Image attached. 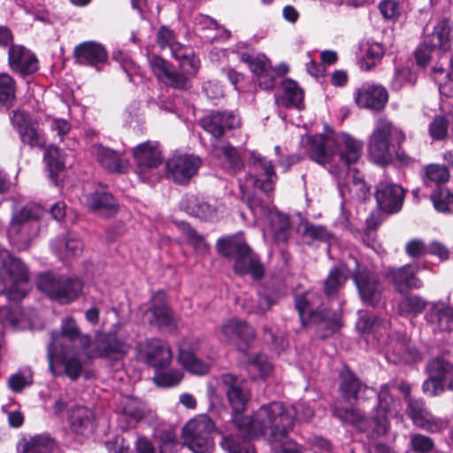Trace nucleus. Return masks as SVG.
<instances>
[{"instance_id":"nucleus-59","label":"nucleus","mask_w":453,"mask_h":453,"mask_svg":"<svg viewBox=\"0 0 453 453\" xmlns=\"http://www.w3.org/2000/svg\"><path fill=\"white\" fill-rule=\"evenodd\" d=\"M182 379V372L179 370H173L167 372L157 373L152 380L158 387L172 388L177 386Z\"/></svg>"},{"instance_id":"nucleus-60","label":"nucleus","mask_w":453,"mask_h":453,"mask_svg":"<svg viewBox=\"0 0 453 453\" xmlns=\"http://www.w3.org/2000/svg\"><path fill=\"white\" fill-rule=\"evenodd\" d=\"M449 120L445 116H436L429 125V134L433 140H442L447 136Z\"/></svg>"},{"instance_id":"nucleus-45","label":"nucleus","mask_w":453,"mask_h":453,"mask_svg":"<svg viewBox=\"0 0 453 453\" xmlns=\"http://www.w3.org/2000/svg\"><path fill=\"white\" fill-rule=\"evenodd\" d=\"M349 273L344 265L333 268L325 280V294L329 297L334 296L344 285Z\"/></svg>"},{"instance_id":"nucleus-40","label":"nucleus","mask_w":453,"mask_h":453,"mask_svg":"<svg viewBox=\"0 0 453 453\" xmlns=\"http://www.w3.org/2000/svg\"><path fill=\"white\" fill-rule=\"evenodd\" d=\"M0 320L5 326H10L16 330H25L31 327L30 319L22 312L19 307L0 309Z\"/></svg>"},{"instance_id":"nucleus-24","label":"nucleus","mask_w":453,"mask_h":453,"mask_svg":"<svg viewBox=\"0 0 453 453\" xmlns=\"http://www.w3.org/2000/svg\"><path fill=\"white\" fill-rule=\"evenodd\" d=\"M418 271L417 265H405L399 268H391L386 277L392 282L396 291L404 293L411 288L421 287V281L417 278Z\"/></svg>"},{"instance_id":"nucleus-12","label":"nucleus","mask_w":453,"mask_h":453,"mask_svg":"<svg viewBox=\"0 0 453 453\" xmlns=\"http://www.w3.org/2000/svg\"><path fill=\"white\" fill-rule=\"evenodd\" d=\"M320 303V296L314 291H306L296 297V307L303 324L307 323L306 319L311 323L325 322L326 327L334 332L341 326L340 317L336 313L331 316L324 314L319 309Z\"/></svg>"},{"instance_id":"nucleus-9","label":"nucleus","mask_w":453,"mask_h":453,"mask_svg":"<svg viewBox=\"0 0 453 453\" xmlns=\"http://www.w3.org/2000/svg\"><path fill=\"white\" fill-rule=\"evenodd\" d=\"M44 211L38 204H27L12 214L7 229V236L19 249H27L32 241L39 234L40 219Z\"/></svg>"},{"instance_id":"nucleus-6","label":"nucleus","mask_w":453,"mask_h":453,"mask_svg":"<svg viewBox=\"0 0 453 453\" xmlns=\"http://www.w3.org/2000/svg\"><path fill=\"white\" fill-rule=\"evenodd\" d=\"M403 133L387 119H380L372 132L368 141L370 157L379 165H387L395 157L409 164L411 159L398 153L400 144L404 141Z\"/></svg>"},{"instance_id":"nucleus-30","label":"nucleus","mask_w":453,"mask_h":453,"mask_svg":"<svg viewBox=\"0 0 453 453\" xmlns=\"http://www.w3.org/2000/svg\"><path fill=\"white\" fill-rule=\"evenodd\" d=\"M68 419L71 428L77 434L88 436L96 428L93 411L84 406H77L74 409H71Z\"/></svg>"},{"instance_id":"nucleus-48","label":"nucleus","mask_w":453,"mask_h":453,"mask_svg":"<svg viewBox=\"0 0 453 453\" xmlns=\"http://www.w3.org/2000/svg\"><path fill=\"white\" fill-rule=\"evenodd\" d=\"M96 351L100 357L116 358L123 354L124 345L115 336H107L98 340Z\"/></svg>"},{"instance_id":"nucleus-14","label":"nucleus","mask_w":453,"mask_h":453,"mask_svg":"<svg viewBox=\"0 0 453 453\" xmlns=\"http://www.w3.org/2000/svg\"><path fill=\"white\" fill-rule=\"evenodd\" d=\"M429 378L422 385L423 392L435 396L446 389L453 391V364L436 358L428 365Z\"/></svg>"},{"instance_id":"nucleus-22","label":"nucleus","mask_w":453,"mask_h":453,"mask_svg":"<svg viewBox=\"0 0 453 453\" xmlns=\"http://www.w3.org/2000/svg\"><path fill=\"white\" fill-rule=\"evenodd\" d=\"M358 107L379 111L388 102V92L382 86L365 83L355 93Z\"/></svg>"},{"instance_id":"nucleus-25","label":"nucleus","mask_w":453,"mask_h":453,"mask_svg":"<svg viewBox=\"0 0 453 453\" xmlns=\"http://www.w3.org/2000/svg\"><path fill=\"white\" fill-rule=\"evenodd\" d=\"M8 61L11 68L22 75L34 73L38 69L35 54L21 45L12 44L10 47Z\"/></svg>"},{"instance_id":"nucleus-62","label":"nucleus","mask_w":453,"mask_h":453,"mask_svg":"<svg viewBox=\"0 0 453 453\" xmlns=\"http://www.w3.org/2000/svg\"><path fill=\"white\" fill-rule=\"evenodd\" d=\"M334 415L342 421L350 423L357 426L358 428L363 429L362 423L364 421V415L356 409H340L336 408L334 411Z\"/></svg>"},{"instance_id":"nucleus-11","label":"nucleus","mask_w":453,"mask_h":453,"mask_svg":"<svg viewBox=\"0 0 453 453\" xmlns=\"http://www.w3.org/2000/svg\"><path fill=\"white\" fill-rule=\"evenodd\" d=\"M214 423L208 416H196L182 428L183 443L194 453H209L214 446Z\"/></svg>"},{"instance_id":"nucleus-7","label":"nucleus","mask_w":453,"mask_h":453,"mask_svg":"<svg viewBox=\"0 0 453 453\" xmlns=\"http://www.w3.org/2000/svg\"><path fill=\"white\" fill-rule=\"evenodd\" d=\"M30 289L27 265L6 249H0V295L19 302Z\"/></svg>"},{"instance_id":"nucleus-4","label":"nucleus","mask_w":453,"mask_h":453,"mask_svg":"<svg viewBox=\"0 0 453 453\" xmlns=\"http://www.w3.org/2000/svg\"><path fill=\"white\" fill-rule=\"evenodd\" d=\"M301 143L309 157L321 165L332 163L337 155L340 161L349 166L360 158L364 146L362 141L349 134H334L333 131L307 135L302 138Z\"/></svg>"},{"instance_id":"nucleus-1","label":"nucleus","mask_w":453,"mask_h":453,"mask_svg":"<svg viewBox=\"0 0 453 453\" xmlns=\"http://www.w3.org/2000/svg\"><path fill=\"white\" fill-rule=\"evenodd\" d=\"M90 337L82 333L77 322L71 317L62 319L59 331L50 334L48 345L49 368L54 376L65 373L77 380L82 372Z\"/></svg>"},{"instance_id":"nucleus-53","label":"nucleus","mask_w":453,"mask_h":453,"mask_svg":"<svg viewBox=\"0 0 453 453\" xmlns=\"http://www.w3.org/2000/svg\"><path fill=\"white\" fill-rule=\"evenodd\" d=\"M183 50H178L180 56L172 52V56L179 60L180 66L187 73H196L199 68V60L195 57L191 49L182 45Z\"/></svg>"},{"instance_id":"nucleus-31","label":"nucleus","mask_w":453,"mask_h":453,"mask_svg":"<svg viewBox=\"0 0 453 453\" xmlns=\"http://www.w3.org/2000/svg\"><path fill=\"white\" fill-rule=\"evenodd\" d=\"M187 212L192 216L205 220H213L221 214L225 208L221 203L216 199L209 201L199 200L196 197H191L186 206Z\"/></svg>"},{"instance_id":"nucleus-13","label":"nucleus","mask_w":453,"mask_h":453,"mask_svg":"<svg viewBox=\"0 0 453 453\" xmlns=\"http://www.w3.org/2000/svg\"><path fill=\"white\" fill-rule=\"evenodd\" d=\"M202 165L199 157L192 154L174 153L165 162V176L179 185H187Z\"/></svg>"},{"instance_id":"nucleus-19","label":"nucleus","mask_w":453,"mask_h":453,"mask_svg":"<svg viewBox=\"0 0 453 453\" xmlns=\"http://www.w3.org/2000/svg\"><path fill=\"white\" fill-rule=\"evenodd\" d=\"M265 212L255 213L251 211L257 220H264L268 224L264 233L268 232L277 242H284L288 239V230L290 226L289 219L286 215L280 213L275 209H271L262 204Z\"/></svg>"},{"instance_id":"nucleus-38","label":"nucleus","mask_w":453,"mask_h":453,"mask_svg":"<svg viewBox=\"0 0 453 453\" xmlns=\"http://www.w3.org/2000/svg\"><path fill=\"white\" fill-rule=\"evenodd\" d=\"M434 80L439 84L441 96L450 99L449 104L453 105V68L444 63H440L433 68Z\"/></svg>"},{"instance_id":"nucleus-42","label":"nucleus","mask_w":453,"mask_h":453,"mask_svg":"<svg viewBox=\"0 0 453 453\" xmlns=\"http://www.w3.org/2000/svg\"><path fill=\"white\" fill-rule=\"evenodd\" d=\"M236 54L242 62L248 65L250 71L257 76L267 73L271 69L268 58L262 54H254L250 50L237 51Z\"/></svg>"},{"instance_id":"nucleus-32","label":"nucleus","mask_w":453,"mask_h":453,"mask_svg":"<svg viewBox=\"0 0 453 453\" xmlns=\"http://www.w3.org/2000/svg\"><path fill=\"white\" fill-rule=\"evenodd\" d=\"M211 155L224 167L234 172L239 171L243 167V162L236 148L231 144L219 141L212 148Z\"/></svg>"},{"instance_id":"nucleus-3","label":"nucleus","mask_w":453,"mask_h":453,"mask_svg":"<svg viewBox=\"0 0 453 453\" xmlns=\"http://www.w3.org/2000/svg\"><path fill=\"white\" fill-rule=\"evenodd\" d=\"M221 382L227 401L234 411L232 423L237 434L224 436L220 446L227 453H256L253 446L246 438H253L260 434L265 435V433H256L253 429L255 415L252 418L242 415L250 401V391L246 387L244 380L232 373L223 374Z\"/></svg>"},{"instance_id":"nucleus-35","label":"nucleus","mask_w":453,"mask_h":453,"mask_svg":"<svg viewBox=\"0 0 453 453\" xmlns=\"http://www.w3.org/2000/svg\"><path fill=\"white\" fill-rule=\"evenodd\" d=\"M426 315L429 323L437 326L441 331L453 329V310L442 302L432 303Z\"/></svg>"},{"instance_id":"nucleus-52","label":"nucleus","mask_w":453,"mask_h":453,"mask_svg":"<svg viewBox=\"0 0 453 453\" xmlns=\"http://www.w3.org/2000/svg\"><path fill=\"white\" fill-rule=\"evenodd\" d=\"M14 97L13 79L6 73H0V110L8 109Z\"/></svg>"},{"instance_id":"nucleus-28","label":"nucleus","mask_w":453,"mask_h":453,"mask_svg":"<svg viewBox=\"0 0 453 453\" xmlns=\"http://www.w3.org/2000/svg\"><path fill=\"white\" fill-rule=\"evenodd\" d=\"M149 62L155 75L165 85L180 89L188 87V81L186 76L171 71L162 58L154 56L149 58Z\"/></svg>"},{"instance_id":"nucleus-56","label":"nucleus","mask_w":453,"mask_h":453,"mask_svg":"<svg viewBox=\"0 0 453 453\" xmlns=\"http://www.w3.org/2000/svg\"><path fill=\"white\" fill-rule=\"evenodd\" d=\"M157 43L161 49L168 47L176 56H180L179 50H183L182 45L176 42L173 32L165 27H162L157 32Z\"/></svg>"},{"instance_id":"nucleus-39","label":"nucleus","mask_w":453,"mask_h":453,"mask_svg":"<svg viewBox=\"0 0 453 453\" xmlns=\"http://www.w3.org/2000/svg\"><path fill=\"white\" fill-rule=\"evenodd\" d=\"M178 358L180 364L191 373L203 375L209 371L210 364L199 359L195 352L188 349L185 345L180 347Z\"/></svg>"},{"instance_id":"nucleus-37","label":"nucleus","mask_w":453,"mask_h":453,"mask_svg":"<svg viewBox=\"0 0 453 453\" xmlns=\"http://www.w3.org/2000/svg\"><path fill=\"white\" fill-rule=\"evenodd\" d=\"M54 440L46 434H36L24 438L19 444V453H51L55 449Z\"/></svg>"},{"instance_id":"nucleus-26","label":"nucleus","mask_w":453,"mask_h":453,"mask_svg":"<svg viewBox=\"0 0 453 453\" xmlns=\"http://www.w3.org/2000/svg\"><path fill=\"white\" fill-rule=\"evenodd\" d=\"M143 357L147 363L155 368L167 367L173 359L169 344L159 339H153L146 343Z\"/></svg>"},{"instance_id":"nucleus-54","label":"nucleus","mask_w":453,"mask_h":453,"mask_svg":"<svg viewBox=\"0 0 453 453\" xmlns=\"http://www.w3.org/2000/svg\"><path fill=\"white\" fill-rule=\"evenodd\" d=\"M32 383L33 372L29 368L19 370L12 374L8 380L9 388L15 393L21 392L25 388L32 385Z\"/></svg>"},{"instance_id":"nucleus-44","label":"nucleus","mask_w":453,"mask_h":453,"mask_svg":"<svg viewBox=\"0 0 453 453\" xmlns=\"http://www.w3.org/2000/svg\"><path fill=\"white\" fill-rule=\"evenodd\" d=\"M163 163V154L156 141L143 142V180L146 170H155Z\"/></svg>"},{"instance_id":"nucleus-20","label":"nucleus","mask_w":453,"mask_h":453,"mask_svg":"<svg viewBox=\"0 0 453 453\" xmlns=\"http://www.w3.org/2000/svg\"><path fill=\"white\" fill-rule=\"evenodd\" d=\"M375 197L379 207L382 211L396 212L403 205L404 190L397 184L380 181L377 186Z\"/></svg>"},{"instance_id":"nucleus-33","label":"nucleus","mask_w":453,"mask_h":453,"mask_svg":"<svg viewBox=\"0 0 453 453\" xmlns=\"http://www.w3.org/2000/svg\"><path fill=\"white\" fill-rule=\"evenodd\" d=\"M50 249L60 260L67 261L81 254L83 244L75 236L65 235L52 240Z\"/></svg>"},{"instance_id":"nucleus-41","label":"nucleus","mask_w":453,"mask_h":453,"mask_svg":"<svg viewBox=\"0 0 453 453\" xmlns=\"http://www.w3.org/2000/svg\"><path fill=\"white\" fill-rule=\"evenodd\" d=\"M246 370L252 380L265 379L273 371V365L264 354H255L248 357Z\"/></svg>"},{"instance_id":"nucleus-55","label":"nucleus","mask_w":453,"mask_h":453,"mask_svg":"<svg viewBox=\"0 0 453 453\" xmlns=\"http://www.w3.org/2000/svg\"><path fill=\"white\" fill-rule=\"evenodd\" d=\"M449 180V173L447 167L438 164H431L426 167L424 178L426 185H427L428 181L440 185L447 182Z\"/></svg>"},{"instance_id":"nucleus-18","label":"nucleus","mask_w":453,"mask_h":453,"mask_svg":"<svg viewBox=\"0 0 453 453\" xmlns=\"http://www.w3.org/2000/svg\"><path fill=\"white\" fill-rule=\"evenodd\" d=\"M92 155L98 164L108 173L123 174L129 168V162L120 152L100 144H95L91 148Z\"/></svg>"},{"instance_id":"nucleus-46","label":"nucleus","mask_w":453,"mask_h":453,"mask_svg":"<svg viewBox=\"0 0 453 453\" xmlns=\"http://www.w3.org/2000/svg\"><path fill=\"white\" fill-rule=\"evenodd\" d=\"M44 161L49 169L50 179L57 181V176L66 164L65 157L63 152L55 146H50L44 153Z\"/></svg>"},{"instance_id":"nucleus-23","label":"nucleus","mask_w":453,"mask_h":453,"mask_svg":"<svg viewBox=\"0 0 453 453\" xmlns=\"http://www.w3.org/2000/svg\"><path fill=\"white\" fill-rule=\"evenodd\" d=\"M341 377L342 381L340 390L348 402L373 398L376 395V391L373 388L363 385L348 369L341 372Z\"/></svg>"},{"instance_id":"nucleus-64","label":"nucleus","mask_w":453,"mask_h":453,"mask_svg":"<svg viewBox=\"0 0 453 453\" xmlns=\"http://www.w3.org/2000/svg\"><path fill=\"white\" fill-rule=\"evenodd\" d=\"M416 82V76L409 68H401L396 70L392 81V87L395 90H399L404 86L413 85Z\"/></svg>"},{"instance_id":"nucleus-15","label":"nucleus","mask_w":453,"mask_h":453,"mask_svg":"<svg viewBox=\"0 0 453 453\" xmlns=\"http://www.w3.org/2000/svg\"><path fill=\"white\" fill-rule=\"evenodd\" d=\"M353 280L362 302L367 305L377 306L381 299L383 286L379 277L366 268L357 266Z\"/></svg>"},{"instance_id":"nucleus-29","label":"nucleus","mask_w":453,"mask_h":453,"mask_svg":"<svg viewBox=\"0 0 453 453\" xmlns=\"http://www.w3.org/2000/svg\"><path fill=\"white\" fill-rule=\"evenodd\" d=\"M378 408L372 416L377 434H384L388 428V414L391 411L394 399L389 394V385H383L378 393Z\"/></svg>"},{"instance_id":"nucleus-34","label":"nucleus","mask_w":453,"mask_h":453,"mask_svg":"<svg viewBox=\"0 0 453 453\" xmlns=\"http://www.w3.org/2000/svg\"><path fill=\"white\" fill-rule=\"evenodd\" d=\"M221 332L226 341L236 344L239 342L247 344L255 338L253 328L236 319H231L224 323L221 326Z\"/></svg>"},{"instance_id":"nucleus-49","label":"nucleus","mask_w":453,"mask_h":453,"mask_svg":"<svg viewBox=\"0 0 453 453\" xmlns=\"http://www.w3.org/2000/svg\"><path fill=\"white\" fill-rule=\"evenodd\" d=\"M87 205L93 211L109 210L113 211L115 207V199L108 192L96 191L87 197Z\"/></svg>"},{"instance_id":"nucleus-17","label":"nucleus","mask_w":453,"mask_h":453,"mask_svg":"<svg viewBox=\"0 0 453 453\" xmlns=\"http://www.w3.org/2000/svg\"><path fill=\"white\" fill-rule=\"evenodd\" d=\"M200 125L214 137H219L226 130L239 127L241 119L232 111H213L202 118Z\"/></svg>"},{"instance_id":"nucleus-5","label":"nucleus","mask_w":453,"mask_h":453,"mask_svg":"<svg viewBox=\"0 0 453 453\" xmlns=\"http://www.w3.org/2000/svg\"><path fill=\"white\" fill-rule=\"evenodd\" d=\"M250 173L239 180V188L242 199L248 204L250 211L255 213L265 212L260 199L256 196V190L271 192L278 179L274 165L271 160L263 157L257 151L250 152Z\"/></svg>"},{"instance_id":"nucleus-43","label":"nucleus","mask_w":453,"mask_h":453,"mask_svg":"<svg viewBox=\"0 0 453 453\" xmlns=\"http://www.w3.org/2000/svg\"><path fill=\"white\" fill-rule=\"evenodd\" d=\"M411 420L417 427L430 433H439L448 426L447 420L434 416L427 409L413 417Z\"/></svg>"},{"instance_id":"nucleus-10","label":"nucleus","mask_w":453,"mask_h":453,"mask_svg":"<svg viewBox=\"0 0 453 453\" xmlns=\"http://www.w3.org/2000/svg\"><path fill=\"white\" fill-rule=\"evenodd\" d=\"M36 287L49 299L69 304L81 296L83 282L76 276L45 272L37 276Z\"/></svg>"},{"instance_id":"nucleus-8","label":"nucleus","mask_w":453,"mask_h":453,"mask_svg":"<svg viewBox=\"0 0 453 453\" xmlns=\"http://www.w3.org/2000/svg\"><path fill=\"white\" fill-rule=\"evenodd\" d=\"M217 249L222 256L234 260L233 268L236 274H251L256 280L264 275L263 265L241 234L219 239Z\"/></svg>"},{"instance_id":"nucleus-21","label":"nucleus","mask_w":453,"mask_h":453,"mask_svg":"<svg viewBox=\"0 0 453 453\" xmlns=\"http://www.w3.org/2000/svg\"><path fill=\"white\" fill-rule=\"evenodd\" d=\"M76 62L80 65L95 67L97 71L107 61L104 47L96 42L88 41L78 44L73 50Z\"/></svg>"},{"instance_id":"nucleus-36","label":"nucleus","mask_w":453,"mask_h":453,"mask_svg":"<svg viewBox=\"0 0 453 453\" xmlns=\"http://www.w3.org/2000/svg\"><path fill=\"white\" fill-rule=\"evenodd\" d=\"M281 96H276L275 100L279 105L284 107L303 108V92L296 81L285 80L281 82Z\"/></svg>"},{"instance_id":"nucleus-63","label":"nucleus","mask_w":453,"mask_h":453,"mask_svg":"<svg viewBox=\"0 0 453 453\" xmlns=\"http://www.w3.org/2000/svg\"><path fill=\"white\" fill-rule=\"evenodd\" d=\"M384 54L383 48L379 43H372L365 50V58L361 64V67L365 70H371Z\"/></svg>"},{"instance_id":"nucleus-16","label":"nucleus","mask_w":453,"mask_h":453,"mask_svg":"<svg viewBox=\"0 0 453 453\" xmlns=\"http://www.w3.org/2000/svg\"><path fill=\"white\" fill-rule=\"evenodd\" d=\"M425 41L429 43L431 48L438 50V58L441 63L449 65L453 68V55L448 54V51L451 50L453 31L447 19H443L438 21Z\"/></svg>"},{"instance_id":"nucleus-27","label":"nucleus","mask_w":453,"mask_h":453,"mask_svg":"<svg viewBox=\"0 0 453 453\" xmlns=\"http://www.w3.org/2000/svg\"><path fill=\"white\" fill-rule=\"evenodd\" d=\"M165 293L158 291L152 296V305L150 310L151 314L150 323L159 327L175 328L176 319L165 301Z\"/></svg>"},{"instance_id":"nucleus-50","label":"nucleus","mask_w":453,"mask_h":453,"mask_svg":"<svg viewBox=\"0 0 453 453\" xmlns=\"http://www.w3.org/2000/svg\"><path fill=\"white\" fill-rule=\"evenodd\" d=\"M434 208L444 213H453V193L444 188H438L431 195Z\"/></svg>"},{"instance_id":"nucleus-57","label":"nucleus","mask_w":453,"mask_h":453,"mask_svg":"<svg viewBox=\"0 0 453 453\" xmlns=\"http://www.w3.org/2000/svg\"><path fill=\"white\" fill-rule=\"evenodd\" d=\"M425 307L424 300L416 296L405 297L399 303V310L403 315H418L424 311Z\"/></svg>"},{"instance_id":"nucleus-51","label":"nucleus","mask_w":453,"mask_h":453,"mask_svg":"<svg viewBox=\"0 0 453 453\" xmlns=\"http://www.w3.org/2000/svg\"><path fill=\"white\" fill-rule=\"evenodd\" d=\"M392 351L398 357L399 361L404 363L416 362L421 358L420 352L406 341L395 342Z\"/></svg>"},{"instance_id":"nucleus-61","label":"nucleus","mask_w":453,"mask_h":453,"mask_svg":"<svg viewBox=\"0 0 453 453\" xmlns=\"http://www.w3.org/2000/svg\"><path fill=\"white\" fill-rule=\"evenodd\" d=\"M411 449L416 453H428L434 448L433 440L421 434H411L410 435Z\"/></svg>"},{"instance_id":"nucleus-47","label":"nucleus","mask_w":453,"mask_h":453,"mask_svg":"<svg viewBox=\"0 0 453 453\" xmlns=\"http://www.w3.org/2000/svg\"><path fill=\"white\" fill-rule=\"evenodd\" d=\"M356 326L362 334H376L381 330L387 331L389 326V322L387 320H380L375 316H366L359 311V318Z\"/></svg>"},{"instance_id":"nucleus-2","label":"nucleus","mask_w":453,"mask_h":453,"mask_svg":"<svg viewBox=\"0 0 453 453\" xmlns=\"http://www.w3.org/2000/svg\"><path fill=\"white\" fill-rule=\"evenodd\" d=\"M312 416L313 410L304 403L295 407L273 402L261 406L255 413L253 429L268 436L272 449L276 453H303L302 447L289 438L288 433L294 427L296 417L309 420Z\"/></svg>"},{"instance_id":"nucleus-58","label":"nucleus","mask_w":453,"mask_h":453,"mask_svg":"<svg viewBox=\"0 0 453 453\" xmlns=\"http://www.w3.org/2000/svg\"><path fill=\"white\" fill-rule=\"evenodd\" d=\"M19 136L23 143L28 144L32 148H42L45 145V139L42 132L34 125L22 131L19 134Z\"/></svg>"}]
</instances>
